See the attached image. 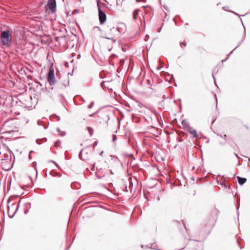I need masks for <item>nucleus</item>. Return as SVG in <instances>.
Wrapping results in <instances>:
<instances>
[{"mask_svg": "<svg viewBox=\"0 0 250 250\" xmlns=\"http://www.w3.org/2000/svg\"><path fill=\"white\" fill-rule=\"evenodd\" d=\"M1 164V167L5 170H8L11 168L10 159H2Z\"/></svg>", "mask_w": 250, "mask_h": 250, "instance_id": "4", "label": "nucleus"}, {"mask_svg": "<svg viewBox=\"0 0 250 250\" xmlns=\"http://www.w3.org/2000/svg\"><path fill=\"white\" fill-rule=\"evenodd\" d=\"M139 11H140L139 10L136 9V10H135L133 12V18L134 20H137V17L138 16V13H139Z\"/></svg>", "mask_w": 250, "mask_h": 250, "instance_id": "13", "label": "nucleus"}, {"mask_svg": "<svg viewBox=\"0 0 250 250\" xmlns=\"http://www.w3.org/2000/svg\"><path fill=\"white\" fill-rule=\"evenodd\" d=\"M250 129V127L248 125H244L242 128V130L244 132H246L247 131L249 130Z\"/></svg>", "mask_w": 250, "mask_h": 250, "instance_id": "14", "label": "nucleus"}, {"mask_svg": "<svg viewBox=\"0 0 250 250\" xmlns=\"http://www.w3.org/2000/svg\"><path fill=\"white\" fill-rule=\"evenodd\" d=\"M101 123L103 124L107 123L110 119L109 115L107 112L103 113L101 115Z\"/></svg>", "mask_w": 250, "mask_h": 250, "instance_id": "8", "label": "nucleus"}, {"mask_svg": "<svg viewBox=\"0 0 250 250\" xmlns=\"http://www.w3.org/2000/svg\"><path fill=\"white\" fill-rule=\"evenodd\" d=\"M182 124L184 125H186V121H183L182 122Z\"/></svg>", "mask_w": 250, "mask_h": 250, "instance_id": "15", "label": "nucleus"}, {"mask_svg": "<svg viewBox=\"0 0 250 250\" xmlns=\"http://www.w3.org/2000/svg\"><path fill=\"white\" fill-rule=\"evenodd\" d=\"M48 81L50 84H54L55 83V77L54 69L50 67L47 76Z\"/></svg>", "mask_w": 250, "mask_h": 250, "instance_id": "5", "label": "nucleus"}, {"mask_svg": "<svg viewBox=\"0 0 250 250\" xmlns=\"http://www.w3.org/2000/svg\"><path fill=\"white\" fill-rule=\"evenodd\" d=\"M237 180H238V183H239V184L240 185H243L247 181V179L245 178H242V177H237Z\"/></svg>", "mask_w": 250, "mask_h": 250, "instance_id": "11", "label": "nucleus"}, {"mask_svg": "<svg viewBox=\"0 0 250 250\" xmlns=\"http://www.w3.org/2000/svg\"><path fill=\"white\" fill-rule=\"evenodd\" d=\"M120 164V162L118 159L116 158H112L109 161V167L111 168H117Z\"/></svg>", "mask_w": 250, "mask_h": 250, "instance_id": "6", "label": "nucleus"}, {"mask_svg": "<svg viewBox=\"0 0 250 250\" xmlns=\"http://www.w3.org/2000/svg\"><path fill=\"white\" fill-rule=\"evenodd\" d=\"M188 130L193 137H198L199 136L196 130L194 129V128L189 127H188Z\"/></svg>", "mask_w": 250, "mask_h": 250, "instance_id": "10", "label": "nucleus"}, {"mask_svg": "<svg viewBox=\"0 0 250 250\" xmlns=\"http://www.w3.org/2000/svg\"><path fill=\"white\" fill-rule=\"evenodd\" d=\"M99 21L101 24L104 23L106 21V14L100 8H99Z\"/></svg>", "mask_w": 250, "mask_h": 250, "instance_id": "7", "label": "nucleus"}, {"mask_svg": "<svg viewBox=\"0 0 250 250\" xmlns=\"http://www.w3.org/2000/svg\"><path fill=\"white\" fill-rule=\"evenodd\" d=\"M12 39V31L9 29L4 31H1V45L9 46Z\"/></svg>", "mask_w": 250, "mask_h": 250, "instance_id": "2", "label": "nucleus"}, {"mask_svg": "<svg viewBox=\"0 0 250 250\" xmlns=\"http://www.w3.org/2000/svg\"><path fill=\"white\" fill-rule=\"evenodd\" d=\"M119 30L115 27H108L105 31V37L107 39L105 43H108V42L112 45L116 41L115 37L119 34Z\"/></svg>", "mask_w": 250, "mask_h": 250, "instance_id": "1", "label": "nucleus"}, {"mask_svg": "<svg viewBox=\"0 0 250 250\" xmlns=\"http://www.w3.org/2000/svg\"><path fill=\"white\" fill-rule=\"evenodd\" d=\"M7 213L9 216H12L16 212V210H10L9 206H7Z\"/></svg>", "mask_w": 250, "mask_h": 250, "instance_id": "12", "label": "nucleus"}, {"mask_svg": "<svg viewBox=\"0 0 250 250\" xmlns=\"http://www.w3.org/2000/svg\"><path fill=\"white\" fill-rule=\"evenodd\" d=\"M45 9L46 10H49L52 13H54L56 10V0H48Z\"/></svg>", "mask_w": 250, "mask_h": 250, "instance_id": "3", "label": "nucleus"}, {"mask_svg": "<svg viewBox=\"0 0 250 250\" xmlns=\"http://www.w3.org/2000/svg\"><path fill=\"white\" fill-rule=\"evenodd\" d=\"M110 172H111V173L112 174L113 173L112 172V170H110Z\"/></svg>", "mask_w": 250, "mask_h": 250, "instance_id": "19", "label": "nucleus"}, {"mask_svg": "<svg viewBox=\"0 0 250 250\" xmlns=\"http://www.w3.org/2000/svg\"><path fill=\"white\" fill-rule=\"evenodd\" d=\"M139 1H140V0H136L137 2H139Z\"/></svg>", "mask_w": 250, "mask_h": 250, "instance_id": "17", "label": "nucleus"}, {"mask_svg": "<svg viewBox=\"0 0 250 250\" xmlns=\"http://www.w3.org/2000/svg\"><path fill=\"white\" fill-rule=\"evenodd\" d=\"M80 155L82 158L84 160H88L90 158V155L88 154L85 149L82 150Z\"/></svg>", "mask_w": 250, "mask_h": 250, "instance_id": "9", "label": "nucleus"}, {"mask_svg": "<svg viewBox=\"0 0 250 250\" xmlns=\"http://www.w3.org/2000/svg\"><path fill=\"white\" fill-rule=\"evenodd\" d=\"M11 208H13L14 209L15 208H16V209H17V208L16 207V206L15 205H14V204H13L12 205Z\"/></svg>", "mask_w": 250, "mask_h": 250, "instance_id": "16", "label": "nucleus"}, {"mask_svg": "<svg viewBox=\"0 0 250 250\" xmlns=\"http://www.w3.org/2000/svg\"><path fill=\"white\" fill-rule=\"evenodd\" d=\"M113 137H114V140L115 139V136L114 135V136H113Z\"/></svg>", "mask_w": 250, "mask_h": 250, "instance_id": "18", "label": "nucleus"}]
</instances>
